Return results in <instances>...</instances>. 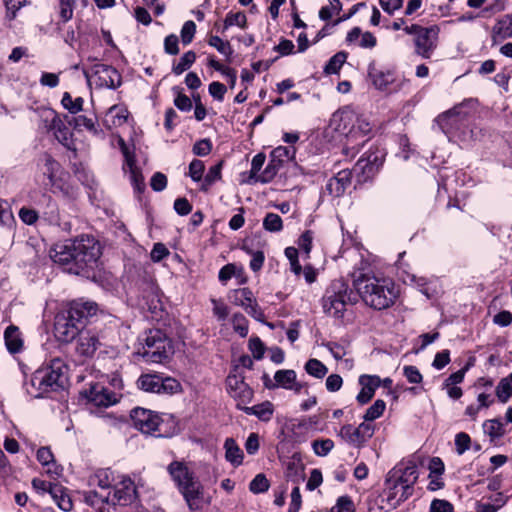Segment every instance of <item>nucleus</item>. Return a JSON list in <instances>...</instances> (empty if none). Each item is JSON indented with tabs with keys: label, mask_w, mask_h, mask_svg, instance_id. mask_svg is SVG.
Returning <instances> with one entry per match:
<instances>
[{
	"label": "nucleus",
	"mask_w": 512,
	"mask_h": 512,
	"mask_svg": "<svg viewBox=\"0 0 512 512\" xmlns=\"http://www.w3.org/2000/svg\"><path fill=\"white\" fill-rule=\"evenodd\" d=\"M100 256L99 243L89 235L57 243L50 250V258L53 262L65 266L67 272L75 275L93 269Z\"/></svg>",
	"instance_id": "nucleus-1"
},
{
	"label": "nucleus",
	"mask_w": 512,
	"mask_h": 512,
	"mask_svg": "<svg viewBox=\"0 0 512 512\" xmlns=\"http://www.w3.org/2000/svg\"><path fill=\"white\" fill-rule=\"evenodd\" d=\"M353 286L366 305L382 310L394 304L399 290L390 278L379 277L371 272L355 271Z\"/></svg>",
	"instance_id": "nucleus-2"
},
{
	"label": "nucleus",
	"mask_w": 512,
	"mask_h": 512,
	"mask_svg": "<svg viewBox=\"0 0 512 512\" xmlns=\"http://www.w3.org/2000/svg\"><path fill=\"white\" fill-rule=\"evenodd\" d=\"M418 479L417 466L413 463L398 464L386 476L384 496L391 508L398 507L412 496Z\"/></svg>",
	"instance_id": "nucleus-3"
},
{
	"label": "nucleus",
	"mask_w": 512,
	"mask_h": 512,
	"mask_svg": "<svg viewBox=\"0 0 512 512\" xmlns=\"http://www.w3.org/2000/svg\"><path fill=\"white\" fill-rule=\"evenodd\" d=\"M358 302V294L342 279L331 282L322 298V307L326 314L342 317L347 305Z\"/></svg>",
	"instance_id": "nucleus-4"
},
{
	"label": "nucleus",
	"mask_w": 512,
	"mask_h": 512,
	"mask_svg": "<svg viewBox=\"0 0 512 512\" xmlns=\"http://www.w3.org/2000/svg\"><path fill=\"white\" fill-rule=\"evenodd\" d=\"M139 344L137 353L148 362L162 363L172 354L170 339L159 329L146 331L139 337Z\"/></svg>",
	"instance_id": "nucleus-5"
},
{
	"label": "nucleus",
	"mask_w": 512,
	"mask_h": 512,
	"mask_svg": "<svg viewBox=\"0 0 512 512\" xmlns=\"http://www.w3.org/2000/svg\"><path fill=\"white\" fill-rule=\"evenodd\" d=\"M32 381L44 391H56L58 388H63L67 382V367L62 359L54 358L47 367L36 371Z\"/></svg>",
	"instance_id": "nucleus-6"
},
{
	"label": "nucleus",
	"mask_w": 512,
	"mask_h": 512,
	"mask_svg": "<svg viewBox=\"0 0 512 512\" xmlns=\"http://www.w3.org/2000/svg\"><path fill=\"white\" fill-rule=\"evenodd\" d=\"M331 125L338 133L344 135L346 138L354 131V125H357L358 132L371 131V125L368 119L349 106H345L333 114Z\"/></svg>",
	"instance_id": "nucleus-7"
},
{
	"label": "nucleus",
	"mask_w": 512,
	"mask_h": 512,
	"mask_svg": "<svg viewBox=\"0 0 512 512\" xmlns=\"http://www.w3.org/2000/svg\"><path fill=\"white\" fill-rule=\"evenodd\" d=\"M137 387L148 393L175 394L181 390V384L172 377L160 374H142L137 380Z\"/></svg>",
	"instance_id": "nucleus-8"
},
{
	"label": "nucleus",
	"mask_w": 512,
	"mask_h": 512,
	"mask_svg": "<svg viewBox=\"0 0 512 512\" xmlns=\"http://www.w3.org/2000/svg\"><path fill=\"white\" fill-rule=\"evenodd\" d=\"M83 74L89 84L94 82L99 88L116 89L121 85V75L110 65L96 63L92 66L91 73L84 69Z\"/></svg>",
	"instance_id": "nucleus-9"
},
{
	"label": "nucleus",
	"mask_w": 512,
	"mask_h": 512,
	"mask_svg": "<svg viewBox=\"0 0 512 512\" xmlns=\"http://www.w3.org/2000/svg\"><path fill=\"white\" fill-rule=\"evenodd\" d=\"M133 426L144 434H155L158 432L161 435V426L163 420L159 414L154 411L136 407L130 414Z\"/></svg>",
	"instance_id": "nucleus-10"
},
{
	"label": "nucleus",
	"mask_w": 512,
	"mask_h": 512,
	"mask_svg": "<svg viewBox=\"0 0 512 512\" xmlns=\"http://www.w3.org/2000/svg\"><path fill=\"white\" fill-rule=\"evenodd\" d=\"M137 499V486L135 482L126 475L118 476L111 489V505L126 506Z\"/></svg>",
	"instance_id": "nucleus-11"
},
{
	"label": "nucleus",
	"mask_w": 512,
	"mask_h": 512,
	"mask_svg": "<svg viewBox=\"0 0 512 512\" xmlns=\"http://www.w3.org/2000/svg\"><path fill=\"white\" fill-rule=\"evenodd\" d=\"M82 326L69 313L61 310L55 316L54 335L58 341L70 343L82 332Z\"/></svg>",
	"instance_id": "nucleus-12"
},
{
	"label": "nucleus",
	"mask_w": 512,
	"mask_h": 512,
	"mask_svg": "<svg viewBox=\"0 0 512 512\" xmlns=\"http://www.w3.org/2000/svg\"><path fill=\"white\" fill-rule=\"evenodd\" d=\"M440 28L437 25L423 27L414 37L415 53L422 58L429 59L437 47Z\"/></svg>",
	"instance_id": "nucleus-13"
},
{
	"label": "nucleus",
	"mask_w": 512,
	"mask_h": 512,
	"mask_svg": "<svg viewBox=\"0 0 512 512\" xmlns=\"http://www.w3.org/2000/svg\"><path fill=\"white\" fill-rule=\"evenodd\" d=\"M226 386L230 396L238 402L239 409L241 404H247L252 400L253 390L245 383L242 373H230L226 379Z\"/></svg>",
	"instance_id": "nucleus-14"
},
{
	"label": "nucleus",
	"mask_w": 512,
	"mask_h": 512,
	"mask_svg": "<svg viewBox=\"0 0 512 512\" xmlns=\"http://www.w3.org/2000/svg\"><path fill=\"white\" fill-rule=\"evenodd\" d=\"M119 144L124 155L123 171L129 175L134 190L141 193L145 188V183L141 170L136 166L135 155L129 150L123 139L119 140Z\"/></svg>",
	"instance_id": "nucleus-15"
},
{
	"label": "nucleus",
	"mask_w": 512,
	"mask_h": 512,
	"mask_svg": "<svg viewBox=\"0 0 512 512\" xmlns=\"http://www.w3.org/2000/svg\"><path fill=\"white\" fill-rule=\"evenodd\" d=\"M87 402L95 407L107 408L116 404L119 400L118 394L108 390L100 383H93L83 392Z\"/></svg>",
	"instance_id": "nucleus-16"
},
{
	"label": "nucleus",
	"mask_w": 512,
	"mask_h": 512,
	"mask_svg": "<svg viewBox=\"0 0 512 512\" xmlns=\"http://www.w3.org/2000/svg\"><path fill=\"white\" fill-rule=\"evenodd\" d=\"M437 122L441 130L451 138L456 136L457 132L466 125V114L462 112L460 107H454L439 115Z\"/></svg>",
	"instance_id": "nucleus-17"
},
{
	"label": "nucleus",
	"mask_w": 512,
	"mask_h": 512,
	"mask_svg": "<svg viewBox=\"0 0 512 512\" xmlns=\"http://www.w3.org/2000/svg\"><path fill=\"white\" fill-rule=\"evenodd\" d=\"M373 433V426L363 422L357 428L350 424L344 425L340 429L339 435L349 444L360 447L373 436Z\"/></svg>",
	"instance_id": "nucleus-18"
},
{
	"label": "nucleus",
	"mask_w": 512,
	"mask_h": 512,
	"mask_svg": "<svg viewBox=\"0 0 512 512\" xmlns=\"http://www.w3.org/2000/svg\"><path fill=\"white\" fill-rule=\"evenodd\" d=\"M180 493L191 511L202 510L205 505L209 504V501L204 498V489L198 480L183 487Z\"/></svg>",
	"instance_id": "nucleus-19"
},
{
	"label": "nucleus",
	"mask_w": 512,
	"mask_h": 512,
	"mask_svg": "<svg viewBox=\"0 0 512 512\" xmlns=\"http://www.w3.org/2000/svg\"><path fill=\"white\" fill-rule=\"evenodd\" d=\"M100 345L98 335L93 331L85 330L78 335L75 351L83 359H89L94 356Z\"/></svg>",
	"instance_id": "nucleus-20"
},
{
	"label": "nucleus",
	"mask_w": 512,
	"mask_h": 512,
	"mask_svg": "<svg viewBox=\"0 0 512 512\" xmlns=\"http://www.w3.org/2000/svg\"><path fill=\"white\" fill-rule=\"evenodd\" d=\"M63 310L69 313L72 319H75L83 327L86 321L97 313L98 306L92 301L77 300L71 302Z\"/></svg>",
	"instance_id": "nucleus-21"
},
{
	"label": "nucleus",
	"mask_w": 512,
	"mask_h": 512,
	"mask_svg": "<svg viewBox=\"0 0 512 512\" xmlns=\"http://www.w3.org/2000/svg\"><path fill=\"white\" fill-rule=\"evenodd\" d=\"M265 386L269 389L281 387L287 390H293L299 393L302 389V385L296 381V373L294 370H278L274 375L275 383L268 384L271 380L265 377Z\"/></svg>",
	"instance_id": "nucleus-22"
},
{
	"label": "nucleus",
	"mask_w": 512,
	"mask_h": 512,
	"mask_svg": "<svg viewBox=\"0 0 512 512\" xmlns=\"http://www.w3.org/2000/svg\"><path fill=\"white\" fill-rule=\"evenodd\" d=\"M167 470L179 491L197 480L183 462L173 461L168 465Z\"/></svg>",
	"instance_id": "nucleus-23"
},
{
	"label": "nucleus",
	"mask_w": 512,
	"mask_h": 512,
	"mask_svg": "<svg viewBox=\"0 0 512 512\" xmlns=\"http://www.w3.org/2000/svg\"><path fill=\"white\" fill-rule=\"evenodd\" d=\"M351 179L352 172L349 169H343L328 180L326 184V191L333 197H340L350 186Z\"/></svg>",
	"instance_id": "nucleus-24"
},
{
	"label": "nucleus",
	"mask_w": 512,
	"mask_h": 512,
	"mask_svg": "<svg viewBox=\"0 0 512 512\" xmlns=\"http://www.w3.org/2000/svg\"><path fill=\"white\" fill-rule=\"evenodd\" d=\"M381 382L382 381L378 376L361 375L359 377L361 390L356 397L357 401L361 405L368 403L373 398L375 391L380 386Z\"/></svg>",
	"instance_id": "nucleus-25"
},
{
	"label": "nucleus",
	"mask_w": 512,
	"mask_h": 512,
	"mask_svg": "<svg viewBox=\"0 0 512 512\" xmlns=\"http://www.w3.org/2000/svg\"><path fill=\"white\" fill-rule=\"evenodd\" d=\"M368 76L375 88L379 90L386 89L395 80L391 70L379 68L375 63L369 64Z\"/></svg>",
	"instance_id": "nucleus-26"
},
{
	"label": "nucleus",
	"mask_w": 512,
	"mask_h": 512,
	"mask_svg": "<svg viewBox=\"0 0 512 512\" xmlns=\"http://www.w3.org/2000/svg\"><path fill=\"white\" fill-rule=\"evenodd\" d=\"M115 474L110 469H99L89 477V486L98 487L101 490L108 492L111 491L114 483L116 482Z\"/></svg>",
	"instance_id": "nucleus-27"
},
{
	"label": "nucleus",
	"mask_w": 512,
	"mask_h": 512,
	"mask_svg": "<svg viewBox=\"0 0 512 512\" xmlns=\"http://www.w3.org/2000/svg\"><path fill=\"white\" fill-rule=\"evenodd\" d=\"M84 502L94 508L97 512L102 509H107L106 505H111V491L98 492L95 490H89L83 494Z\"/></svg>",
	"instance_id": "nucleus-28"
},
{
	"label": "nucleus",
	"mask_w": 512,
	"mask_h": 512,
	"mask_svg": "<svg viewBox=\"0 0 512 512\" xmlns=\"http://www.w3.org/2000/svg\"><path fill=\"white\" fill-rule=\"evenodd\" d=\"M512 38V14H506L499 18L492 28V40L494 43Z\"/></svg>",
	"instance_id": "nucleus-29"
},
{
	"label": "nucleus",
	"mask_w": 512,
	"mask_h": 512,
	"mask_svg": "<svg viewBox=\"0 0 512 512\" xmlns=\"http://www.w3.org/2000/svg\"><path fill=\"white\" fill-rule=\"evenodd\" d=\"M39 128L44 132H51L56 125H59L61 118L57 112L48 107L37 109Z\"/></svg>",
	"instance_id": "nucleus-30"
},
{
	"label": "nucleus",
	"mask_w": 512,
	"mask_h": 512,
	"mask_svg": "<svg viewBox=\"0 0 512 512\" xmlns=\"http://www.w3.org/2000/svg\"><path fill=\"white\" fill-rule=\"evenodd\" d=\"M383 162V154L380 151L370 152L365 158H360L355 167L363 173H373Z\"/></svg>",
	"instance_id": "nucleus-31"
},
{
	"label": "nucleus",
	"mask_w": 512,
	"mask_h": 512,
	"mask_svg": "<svg viewBox=\"0 0 512 512\" xmlns=\"http://www.w3.org/2000/svg\"><path fill=\"white\" fill-rule=\"evenodd\" d=\"M5 344L10 353H19L23 348V339L18 327L10 325L4 333Z\"/></svg>",
	"instance_id": "nucleus-32"
},
{
	"label": "nucleus",
	"mask_w": 512,
	"mask_h": 512,
	"mask_svg": "<svg viewBox=\"0 0 512 512\" xmlns=\"http://www.w3.org/2000/svg\"><path fill=\"white\" fill-rule=\"evenodd\" d=\"M234 303L242 306L247 313L255 316L257 304L253 298V293L248 288H243L235 291Z\"/></svg>",
	"instance_id": "nucleus-33"
},
{
	"label": "nucleus",
	"mask_w": 512,
	"mask_h": 512,
	"mask_svg": "<svg viewBox=\"0 0 512 512\" xmlns=\"http://www.w3.org/2000/svg\"><path fill=\"white\" fill-rule=\"evenodd\" d=\"M225 458L234 466H239L243 461V452L233 438H227L224 443Z\"/></svg>",
	"instance_id": "nucleus-34"
},
{
	"label": "nucleus",
	"mask_w": 512,
	"mask_h": 512,
	"mask_svg": "<svg viewBox=\"0 0 512 512\" xmlns=\"http://www.w3.org/2000/svg\"><path fill=\"white\" fill-rule=\"evenodd\" d=\"M128 116V112L126 109L119 107L117 105H114L109 108L104 122L107 126H120L124 122H126Z\"/></svg>",
	"instance_id": "nucleus-35"
},
{
	"label": "nucleus",
	"mask_w": 512,
	"mask_h": 512,
	"mask_svg": "<svg viewBox=\"0 0 512 512\" xmlns=\"http://www.w3.org/2000/svg\"><path fill=\"white\" fill-rule=\"evenodd\" d=\"M246 414L255 415L262 421H269L273 414V407L270 402H264L252 407H241Z\"/></svg>",
	"instance_id": "nucleus-36"
},
{
	"label": "nucleus",
	"mask_w": 512,
	"mask_h": 512,
	"mask_svg": "<svg viewBox=\"0 0 512 512\" xmlns=\"http://www.w3.org/2000/svg\"><path fill=\"white\" fill-rule=\"evenodd\" d=\"M41 170L43 174L46 175L49 179V184L53 185L55 182L56 173L60 169V164L54 158H52L49 154H44L41 159Z\"/></svg>",
	"instance_id": "nucleus-37"
},
{
	"label": "nucleus",
	"mask_w": 512,
	"mask_h": 512,
	"mask_svg": "<svg viewBox=\"0 0 512 512\" xmlns=\"http://www.w3.org/2000/svg\"><path fill=\"white\" fill-rule=\"evenodd\" d=\"M49 493L61 510L68 512L72 509V501L70 497L63 492L61 486L54 484V487H50Z\"/></svg>",
	"instance_id": "nucleus-38"
},
{
	"label": "nucleus",
	"mask_w": 512,
	"mask_h": 512,
	"mask_svg": "<svg viewBox=\"0 0 512 512\" xmlns=\"http://www.w3.org/2000/svg\"><path fill=\"white\" fill-rule=\"evenodd\" d=\"M196 60V54L194 51H187L183 54L177 64L172 67V72L176 75L182 74L188 70Z\"/></svg>",
	"instance_id": "nucleus-39"
},
{
	"label": "nucleus",
	"mask_w": 512,
	"mask_h": 512,
	"mask_svg": "<svg viewBox=\"0 0 512 512\" xmlns=\"http://www.w3.org/2000/svg\"><path fill=\"white\" fill-rule=\"evenodd\" d=\"M280 166L281 163L278 162L276 159L272 158V160L267 164L263 172L256 177V181L261 183H268L272 181L273 178L276 176Z\"/></svg>",
	"instance_id": "nucleus-40"
},
{
	"label": "nucleus",
	"mask_w": 512,
	"mask_h": 512,
	"mask_svg": "<svg viewBox=\"0 0 512 512\" xmlns=\"http://www.w3.org/2000/svg\"><path fill=\"white\" fill-rule=\"evenodd\" d=\"M83 103L84 100L82 97L73 99L69 92H65L61 100L63 107L72 114L80 112L83 109Z\"/></svg>",
	"instance_id": "nucleus-41"
},
{
	"label": "nucleus",
	"mask_w": 512,
	"mask_h": 512,
	"mask_svg": "<svg viewBox=\"0 0 512 512\" xmlns=\"http://www.w3.org/2000/svg\"><path fill=\"white\" fill-rule=\"evenodd\" d=\"M247 24V17L243 12L232 13L229 12L224 20L223 31L227 30L231 26H238L245 28Z\"/></svg>",
	"instance_id": "nucleus-42"
},
{
	"label": "nucleus",
	"mask_w": 512,
	"mask_h": 512,
	"mask_svg": "<svg viewBox=\"0 0 512 512\" xmlns=\"http://www.w3.org/2000/svg\"><path fill=\"white\" fill-rule=\"evenodd\" d=\"M347 59V54L345 52H338L334 56L330 58L328 63L326 64L324 71L327 74H335L338 73L343 64Z\"/></svg>",
	"instance_id": "nucleus-43"
},
{
	"label": "nucleus",
	"mask_w": 512,
	"mask_h": 512,
	"mask_svg": "<svg viewBox=\"0 0 512 512\" xmlns=\"http://www.w3.org/2000/svg\"><path fill=\"white\" fill-rule=\"evenodd\" d=\"M306 372L316 378H323L328 372L327 367L318 359H310L305 364Z\"/></svg>",
	"instance_id": "nucleus-44"
},
{
	"label": "nucleus",
	"mask_w": 512,
	"mask_h": 512,
	"mask_svg": "<svg viewBox=\"0 0 512 512\" xmlns=\"http://www.w3.org/2000/svg\"><path fill=\"white\" fill-rule=\"evenodd\" d=\"M54 133L55 138L67 148H70L71 143V132L69 128L64 124L62 120H60L59 125H56L55 128L51 131Z\"/></svg>",
	"instance_id": "nucleus-45"
},
{
	"label": "nucleus",
	"mask_w": 512,
	"mask_h": 512,
	"mask_svg": "<svg viewBox=\"0 0 512 512\" xmlns=\"http://www.w3.org/2000/svg\"><path fill=\"white\" fill-rule=\"evenodd\" d=\"M221 178V164L209 168L203 178L201 190L207 191L217 180Z\"/></svg>",
	"instance_id": "nucleus-46"
},
{
	"label": "nucleus",
	"mask_w": 512,
	"mask_h": 512,
	"mask_svg": "<svg viewBox=\"0 0 512 512\" xmlns=\"http://www.w3.org/2000/svg\"><path fill=\"white\" fill-rule=\"evenodd\" d=\"M313 452L320 457L327 456L334 448V442L331 439H317L312 442Z\"/></svg>",
	"instance_id": "nucleus-47"
},
{
	"label": "nucleus",
	"mask_w": 512,
	"mask_h": 512,
	"mask_svg": "<svg viewBox=\"0 0 512 512\" xmlns=\"http://www.w3.org/2000/svg\"><path fill=\"white\" fill-rule=\"evenodd\" d=\"M263 227L269 232H279L283 228V222L278 214L267 213L263 219Z\"/></svg>",
	"instance_id": "nucleus-48"
},
{
	"label": "nucleus",
	"mask_w": 512,
	"mask_h": 512,
	"mask_svg": "<svg viewBox=\"0 0 512 512\" xmlns=\"http://www.w3.org/2000/svg\"><path fill=\"white\" fill-rule=\"evenodd\" d=\"M208 44L226 57L231 56L233 53L230 43L228 41L222 40L219 36H210Z\"/></svg>",
	"instance_id": "nucleus-49"
},
{
	"label": "nucleus",
	"mask_w": 512,
	"mask_h": 512,
	"mask_svg": "<svg viewBox=\"0 0 512 512\" xmlns=\"http://www.w3.org/2000/svg\"><path fill=\"white\" fill-rule=\"evenodd\" d=\"M73 123L76 129L85 128L94 135H97L99 133V130L93 118H89L84 115H79L73 119Z\"/></svg>",
	"instance_id": "nucleus-50"
},
{
	"label": "nucleus",
	"mask_w": 512,
	"mask_h": 512,
	"mask_svg": "<svg viewBox=\"0 0 512 512\" xmlns=\"http://www.w3.org/2000/svg\"><path fill=\"white\" fill-rule=\"evenodd\" d=\"M6 18L13 20L17 16V12L24 6L29 5V0H5Z\"/></svg>",
	"instance_id": "nucleus-51"
},
{
	"label": "nucleus",
	"mask_w": 512,
	"mask_h": 512,
	"mask_svg": "<svg viewBox=\"0 0 512 512\" xmlns=\"http://www.w3.org/2000/svg\"><path fill=\"white\" fill-rule=\"evenodd\" d=\"M386 403L378 399L376 400L367 410L364 414V420L365 421H373L377 418H379L383 412L385 411Z\"/></svg>",
	"instance_id": "nucleus-52"
},
{
	"label": "nucleus",
	"mask_w": 512,
	"mask_h": 512,
	"mask_svg": "<svg viewBox=\"0 0 512 512\" xmlns=\"http://www.w3.org/2000/svg\"><path fill=\"white\" fill-rule=\"evenodd\" d=\"M496 396L502 403H506L512 396V386L507 378L501 379L498 383L496 387Z\"/></svg>",
	"instance_id": "nucleus-53"
},
{
	"label": "nucleus",
	"mask_w": 512,
	"mask_h": 512,
	"mask_svg": "<svg viewBox=\"0 0 512 512\" xmlns=\"http://www.w3.org/2000/svg\"><path fill=\"white\" fill-rule=\"evenodd\" d=\"M269 481L264 474H257L249 484V489L254 494L264 493L269 489Z\"/></svg>",
	"instance_id": "nucleus-54"
},
{
	"label": "nucleus",
	"mask_w": 512,
	"mask_h": 512,
	"mask_svg": "<svg viewBox=\"0 0 512 512\" xmlns=\"http://www.w3.org/2000/svg\"><path fill=\"white\" fill-rule=\"evenodd\" d=\"M233 329L241 337H246L248 334V320L241 313H236L232 317Z\"/></svg>",
	"instance_id": "nucleus-55"
},
{
	"label": "nucleus",
	"mask_w": 512,
	"mask_h": 512,
	"mask_svg": "<svg viewBox=\"0 0 512 512\" xmlns=\"http://www.w3.org/2000/svg\"><path fill=\"white\" fill-rule=\"evenodd\" d=\"M422 283H419L421 287L420 291L427 297L433 298L440 292V286L437 280H429L420 279Z\"/></svg>",
	"instance_id": "nucleus-56"
},
{
	"label": "nucleus",
	"mask_w": 512,
	"mask_h": 512,
	"mask_svg": "<svg viewBox=\"0 0 512 512\" xmlns=\"http://www.w3.org/2000/svg\"><path fill=\"white\" fill-rule=\"evenodd\" d=\"M331 512H355L354 503L349 496H340L331 508Z\"/></svg>",
	"instance_id": "nucleus-57"
},
{
	"label": "nucleus",
	"mask_w": 512,
	"mask_h": 512,
	"mask_svg": "<svg viewBox=\"0 0 512 512\" xmlns=\"http://www.w3.org/2000/svg\"><path fill=\"white\" fill-rule=\"evenodd\" d=\"M196 32V24L192 20L186 21L181 29V41L184 45L192 42Z\"/></svg>",
	"instance_id": "nucleus-58"
},
{
	"label": "nucleus",
	"mask_w": 512,
	"mask_h": 512,
	"mask_svg": "<svg viewBox=\"0 0 512 512\" xmlns=\"http://www.w3.org/2000/svg\"><path fill=\"white\" fill-rule=\"evenodd\" d=\"M332 354L335 360H342L347 355L346 346L337 342H327L323 344Z\"/></svg>",
	"instance_id": "nucleus-59"
},
{
	"label": "nucleus",
	"mask_w": 512,
	"mask_h": 512,
	"mask_svg": "<svg viewBox=\"0 0 512 512\" xmlns=\"http://www.w3.org/2000/svg\"><path fill=\"white\" fill-rule=\"evenodd\" d=\"M204 163L201 160L194 159L189 165V176L193 181L198 182L203 178Z\"/></svg>",
	"instance_id": "nucleus-60"
},
{
	"label": "nucleus",
	"mask_w": 512,
	"mask_h": 512,
	"mask_svg": "<svg viewBox=\"0 0 512 512\" xmlns=\"http://www.w3.org/2000/svg\"><path fill=\"white\" fill-rule=\"evenodd\" d=\"M471 439L467 433L460 432L455 436L456 451L459 455L464 454L470 448Z\"/></svg>",
	"instance_id": "nucleus-61"
},
{
	"label": "nucleus",
	"mask_w": 512,
	"mask_h": 512,
	"mask_svg": "<svg viewBox=\"0 0 512 512\" xmlns=\"http://www.w3.org/2000/svg\"><path fill=\"white\" fill-rule=\"evenodd\" d=\"M403 374L407 381L411 384H418L422 382V374L419 369L413 365H407L403 367Z\"/></svg>",
	"instance_id": "nucleus-62"
},
{
	"label": "nucleus",
	"mask_w": 512,
	"mask_h": 512,
	"mask_svg": "<svg viewBox=\"0 0 512 512\" xmlns=\"http://www.w3.org/2000/svg\"><path fill=\"white\" fill-rule=\"evenodd\" d=\"M249 350L251 351V353L253 354V357L255 359L259 360L263 357L265 348H264V345H263L262 341L260 340V338H258V337L250 338Z\"/></svg>",
	"instance_id": "nucleus-63"
},
{
	"label": "nucleus",
	"mask_w": 512,
	"mask_h": 512,
	"mask_svg": "<svg viewBox=\"0 0 512 512\" xmlns=\"http://www.w3.org/2000/svg\"><path fill=\"white\" fill-rule=\"evenodd\" d=\"M429 512H453V506L446 500L435 499L431 502Z\"/></svg>",
	"instance_id": "nucleus-64"
}]
</instances>
